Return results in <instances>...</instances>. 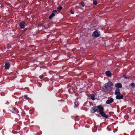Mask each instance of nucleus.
<instances>
[{"instance_id": "f257e3e1", "label": "nucleus", "mask_w": 135, "mask_h": 135, "mask_svg": "<svg viewBox=\"0 0 135 135\" xmlns=\"http://www.w3.org/2000/svg\"><path fill=\"white\" fill-rule=\"evenodd\" d=\"M104 108L101 105L98 106L93 107L90 110V112L93 113L96 111H99V113L103 117L105 118H107L108 116V115L106 114L104 112Z\"/></svg>"}, {"instance_id": "f03ea898", "label": "nucleus", "mask_w": 135, "mask_h": 135, "mask_svg": "<svg viewBox=\"0 0 135 135\" xmlns=\"http://www.w3.org/2000/svg\"><path fill=\"white\" fill-rule=\"evenodd\" d=\"M113 86V85L112 82L109 81L103 86L102 88L104 90L111 91L112 89Z\"/></svg>"}, {"instance_id": "7ed1b4c3", "label": "nucleus", "mask_w": 135, "mask_h": 135, "mask_svg": "<svg viewBox=\"0 0 135 135\" xmlns=\"http://www.w3.org/2000/svg\"><path fill=\"white\" fill-rule=\"evenodd\" d=\"M26 24L25 22L24 21H21L19 24L20 27V28L22 29L24 28L25 27Z\"/></svg>"}, {"instance_id": "20e7f679", "label": "nucleus", "mask_w": 135, "mask_h": 135, "mask_svg": "<svg viewBox=\"0 0 135 135\" xmlns=\"http://www.w3.org/2000/svg\"><path fill=\"white\" fill-rule=\"evenodd\" d=\"M100 34L96 30L93 33V36L94 37H98L99 36Z\"/></svg>"}, {"instance_id": "39448f33", "label": "nucleus", "mask_w": 135, "mask_h": 135, "mask_svg": "<svg viewBox=\"0 0 135 135\" xmlns=\"http://www.w3.org/2000/svg\"><path fill=\"white\" fill-rule=\"evenodd\" d=\"M10 62L9 61L7 62L4 65L5 69H8L9 68Z\"/></svg>"}, {"instance_id": "423d86ee", "label": "nucleus", "mask_w": 135, "mask_h": 135, "mask_svg": "<svg viewBox=\"0 0 135 135\" xmlns=\"http://www.w3.org/2000/svg\"><path fill=\"white\" fill-rule=\"evenodd\" d=\"M120 94H118L116 95V98L118 99H123V98L124 96L122 95H120Z\"/></svg>"}, {"instance_id": "0eeeda50", "label": "nucleus", "mask_w": 135, "mask_h": 135, "mask_svg": "<svg viewBox=\"0 0 135 135\" xmlns=\"http://www.w3.org/2000/svg\"><path fill=\"white\" fill-rule=\"evenodd\" d=\"M115 87L116 88H122V84L120 83H117L115 85Z\"/></svg>"}, {"instance_id": "6e6552de", "label": "nucleus", "mask_w": 135, "mask_h": 135, "mask_svg": "<svg viewBox=\"0 0 135 135\" xmlns=\"http://www.w3.org/2000/svg\"><path fill=\"white\" fill-rule=\"evenodd\" d=\"M114 101L113 98H111L109 99H108L106 101V103L107 104H109L112 103Z\"/></svg>"}, {"instance_id": "1a4fd4ad", "label": "nucleus", "mask_w": 135, "mask_h": 135, "mask_svg": "<svg viewBox=\"0 0 135 135\" xmlns=\"http://www.w3.org/2000/svg\"><path fill=\"white\" fill-rule=\"evenodd\" d=\"M115 95L120 94V89L119 88H117L115 91Z\"/></svg>"}, {"instance_id": "9d476101", "label": "nucleus", "mask_w": 135, "mask_h": 135, "mask_svg": "<svg viewBox=\"0 0 135 135\" xmlns=\"http://www.w3.org/2000/svg\"><path fill=\"white\" fill-rule=\"evenodd\" d=\"M105 74L107 76L109 77L110 76L112 75L111 72L109 71H106L105 72Z\"/></svg>"}, {"instance_id": "9b49d317", "label": "nucleus", "mask_w": 135, "mask_h": 135, "mask_svg": "<svg viewBox=\"0 0 135 135\" xmlns=\"http://www.w3.org/2000/svg\"><path fill=\"white\" fill-rule=\"evenodd\" d=\"M62 7L61 6V5H59L57 8V11L59 12L62 9Z\"/></svg>"}, {"instance_id": "f8f14e48", "label": "nucleus", "mask_w": 135, "mask_h": 135, "mask_svg": "<svg viewBox=\"0 0 135 135\" xmlns=\"http://www.w3.org/2000/svg\"><path fill=\"white\" fill-rule=\"evenodd\" d=\"M95 95L94 94H92L91 95L90 98L93 100H94L95 99Z\"/></svg>"}, {"instance_id": "ddd939ff", "label": "nucleus", "mask_w": 135, "mask_h": 135, "mask_svg": "<svg viewBox=\"0 0 135 135\" xmlns=\"http://www.w3.org/2000/svg\"><path fill=\"white\" fill-rule=\"evenodd\" d=\"M55 14L54 13H52L50 15V16L49 17V19H51L54 16H55Z\"/></svg>"}, {"instance_id": "4468645a", "label": "nucleus", "mask_w": 135, "mask_h": 135, "mask_svg": "<svg viewBox=\"0 0 135 135\" xmlns=\"http://www.w3.org/2000/svg\"><path fill=\"white\" fill-rule=\"evenodd\" d=\"M16 110H17H17L16 109L14 108L12 110V112L14 113H16V114H17L16 113ZM17 114L18 115H19V116H20V115L18 114Z\"/></svg>"}, {"instance_id": "2eb2a0df", "label": "nucleus", "mask_w": 135, "mask_h": 135, "mask_svg": "<svg viewBox=\"0 0 135 135\" xmlns=\"http://www.w3.org/2000/svg\"><path fill=\"white\" fill-rule=\"evenodd\" d=\"M93 3L94 5H96L97 4V3L96 0H93Z\"/></svg>"}, {"instance_id": "dca6fc26", "label": "nucleus", "mask_w": 135, "mask_h": 135, "mask_svg": "<svg viewBox=\"0 0 135 135\" xmlns=\"http://www.w3.org/2000/svg\"><path fill=\"white\" fill-rule=\"evenodd\" d=\"M131 85L133 88H134L135 87V84L134 83H132L131 84Z\"/></svg>"}, {"instance_id": "f3484780", "label": "nucleus", "mask_w": 135, "mask_h": 135, "mask_svg": "<svg viewBox=\"0 0 135 135\" xmlns=\"http://www.w3.org/2000/svg\"><path fill=\"white\" fill-rule=\"evenodd\" d=\"M80 4L83 7H84L85 6V4H84V3L83 2H80Z\"/></svg>"}, {"instance_id": "a211bd4d", "label": "nucleus", "mask_w": 135, "mask_h": 135, "mask_svg": "<svg viewBox=\"0 0 135 135\" xmlns=\"http://www.w3.org/2000/svg\"><path fill=\"white\" fill-rule=\"evenodd\" d=\"M34 112V110H31L30 111V113L31 114H32Z\"/></svg>"}, {"instance_id": "6ab92c4d", "label": "nucleus", "mask_w": 135, "mask_h": 135, "mask_svg": "<svg viewBox=\"0 0 135 135\" xmlns=\"http://www.w3.org/2000/svg\"><path fill=\"white\" fill-rule=\"evenodd\" d=\"M28 0H24L25 3H26V4H28L29 2V1H28Z\"/></svg>"}, {"instance_id": "aec40b11", "label": "nucleus", "mask_w": 135, "mask_h": 135, "mask_svg": "<svg viewBox=\"0 0 135 135\" xmlns=\"http://www.w3.org/2000/svg\"><path fill=\"white\" fill-rule=\"evenodd\" d=\"M123 77L125 78L126 79H129V78L127 77L126 75H123Z\"/></svg>"}, {"instance_id": "412c9836", "label": "nucleus", "mask_w": 135, "mask_h": 135, "mask_svg": "<svg viewBox=\"0 0 135 135\" xmlns=\"http://www.w3.org/2000/svg\"><path fill=\"white\" fill-rule=\"evenodd\" d=\"M57 10H53L52 11V13H56L57 12Z\"/></svg>"}, {"instance_id": "4be33fe9", "label": "nucleus", "mask_w": 135, "mask_h": 135, "mask_svg": "<svg viewBox=\"0 0 135 135\" xmlns=\"http://www.w3.org/2000/svg\"><path fill=\"white\" fill-rule=\"evenodd\" d=\"M44 77V76L43 75H41L40 76V78L41 79H42Z\"/></svg>"}, {"instance_id": "5701e85b", "label": "nucleus", "mask_w": 135, "mask_h": 135, "mask_svg": "<svg viewBox=\"0 0 135 135\" xmlns=\"http://www.w3.org/2000/svg\"><path fill=\"white\" fill-rule=\"evenodd\" d=\"M24 97H25V98L26 99H28V97H27V96L26 95H24Z\"/></svg>"}, {"instance_id": "b1692460", "label": "nucleus", "mask_w": 135, "mask_h": 135, "mask_svg": "<svg viewBox=\"0 0 135 135\" xmlns=\"http://www.w3.org/2000/svg\"><path fill=\"white\" fill-rule=\"evenodd\" d=\"M70 12L71 14H74V12H73V11L72 10H71L70 11Z\"/></svg>"}, {"instance_id": "393cba45", "label": "nucleus", "mask_w": 135, "mask_h": 135, "mask_svg": "<svg viewBox=\"0 0 135 135\" xmlns=\"http://www.w3.org/2000/svg\"><path fill=\"white\" fill-rule=\"evenodd\" d=\"M27 28L24 29L23 30L24 31H25L27 30Z\"/></svg>"}, {"instance_id": "a878e982", "label": "nucleus", "mask_w": 135, "mask_h": 135, "mask_svg": "<svg viewBox=\"0 0 135 135\" xmlns=\"http://www.w3.org/2000/svg\"><path fill=\"white\" fill-rule=\"evenodd\" d=\"M31 17H32V19H33V16H31Z\"/></svg>"}, {"instance_id": "bb28decb", "label": "nucleus", "mask_w": 135, "mask_h": 135, "mask_svg": "<svg viewBox=\"0 0 135 135\" xmlns=\"http://www.w3.org/2000/svg\"><path fill=\"white\" fill-rule=\"evenodd\" d=\"M97 115L98 116H99V114H97Z\"/></svg>"}, {"instance_id": "cd10ccee", "label": "nucleus", "mask_w": 135, "mask_h": 135, "mask_svg": "<svg viewBox=\"0 0 135 135\" xmlns=\"http://www.w3.org/2000/svg\"><path fill=\"white\" fill-rule=\"evenodd\" d=\"M77 106H75H75H74V107H77Z\"/></svg>"}]
</instances>
